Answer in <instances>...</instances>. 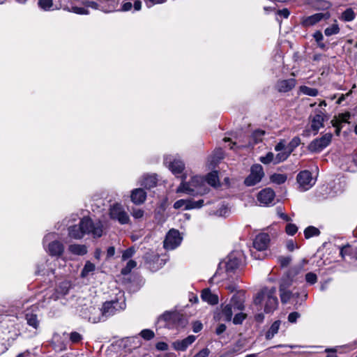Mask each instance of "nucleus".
Segmentation results:
<instances>
[{
    "mask_svg": "<svg viewBox=\"0 0 357 357\" xmlns=\"http://www.w3.org/2000/svg\"><path fill=\"white\" fill-rule=\"evenodd\" d=\"M71 10L75 13H77V14H81V15H84V14H88L89 11L85 9L84 8H79V7H77V6H73L72 7V9Z\"/></svg>",
    "mask_w": 357,
    "mask_h": 357,
    "instance_id": "obj_62",
    "label": "nucleus"
},
{
    "mask_svg": "<svg viewBox=\"0 0 357 357\" xmlns=\"http://www.w3.org/2000/svg\"><path fill=\"white\" fill-rule=\"evenodd\" d=\"M155 176H146L143 178L140 185L146 189H151L157 185Z\"/></svg>",
    "mask_w": 357,
    "mask_h": 357,
    "instance_id": "obj_24",
    "label": "nucleus"
},
{
    "mask_svg": "<svg viewBox=\"0 0 357 357\" xmlns=\"http://www.w3.org/2000/svg\"><path fill=\"white\" fill-rule=\"evenodd\" d=\"M139 335L145 340H151L155 337V333L150 329H144L140 332Z\"/></svg>",
    "mask_w": 357,
    "mask_h": 357,
    "instance_id": "obj_43",
    "label": "nucleus"
},
{
    "mask_svg": "<svg viewBox=\"0 0 357 357\" xmlns=\"http://www.w3.org/2000/svg\"><path fill=\"white\" fill-rule=\"evenodd\" d=\"M320 234V231L319 229L313 227L309 226L304 231V235L305 238H310L314 236H319Z\"/></svg>",
    "mask_w": 357,
    "mask_h": 357,
    "instance_id": "obj_34",
    "label": "nucleus"
},
{
    "mask_svg": "<svg viewBox=\"0 0 357 357\" xmlns=\"http://www.w3.org/2000/svg\"><path fill=\"white\" fill-rule=\"evenodd\" d=\"M135 252V248L133 247H130V248L126 249L123 252V255H122L123 260H126V259L132 257V255H134Z\"/></svg>",
    "mask_w": 357,
    "mask_h": 357,
    "instance_id": "obj_54",
    "label": "nucleus"
},
{
    "mask_svg": "<svg viewBox=\"0 0 357 357\" xmlns=\"http://www.w3.org/2000/svg\"><path fill=\"white\" fill-rule=\"evenodd\" d=\"M340 31V28L337 24H333L331 26L328 27L325 29L324 33L327 36L337 34Z\"/></svg>",
    "mask_w": 357,
    "mask_h": 357,
    "instance_id": "obj_45",
    "label": "nucleus"
},
{
    "mask_svg": "<svg viewBox=\"0 0 357 357\" xmlns=\"http://www.w3.org/2000/svg\"><path fill=\"white\" fill-rule=\"evenodd\" d=\"M297 279H293V278L289 277L287 274L284 275L280 280L279 291L287 289Z\"/></svg>",
    "mask_w": 357,
    "mask_h": 357,
    "instance_id": "obj_27",
    "label": "nucleus"
},
{
    "mask_svg": "<svg viewBox=\"0 0 357 357\" xmlns=\"http://www.w3.org/2000/svg\"><path fill=\"white\" fill-rule=\"evenodd\" d=\"M201 297L203 301L211 305H215L218 303V295L212 294L209 289H204L202 292Z\"/></svg>",
    "mask_w": 357,
    "mask_h": 357,
    "instance_id": "obj_20",
    "label": "nucleus"
},
{
    "mask_svg": "<svg viewBox=\"0 0 357 357\" xmlns=\"http://www.w3.org/2000/svg\"><path fill=\"white\" fill-rule=\"evenodd\" d=\"M187 205H188V199H179L174 204V208L176 209H178L182 207H184L185 208V206Z\"/></svg>",
    "mask_w": 357,
    "mask_h": 357,
    "instance_id": "obj_58",
    "label": "nucleus"
},
{
    "mask_svg": "<svg viewBox=\"0 0 357 357\" xmlns=\"http://www.w3.org/2000/svg\"><path fill=\"white\" fill-rule=\"evenodd\" d=\"M82 339V335L77 332H72L70 334V340L73 343H77Z\"/></svg>",
    "mask_w": 357,
    "mask_h": 357,
    "instance_id": "obj_56",
    "label": "nucleus"
},
{
    "mask_svg": "<svg viewBox=\"0 0 357 357\" xmlns=\"http://www.w3.org/2000/svg\"><path fill=\"white\" fill-rule=\"evenodd\" d=\"M296 180L297 182L299 183L300 186L302 187L304 190H307L314 184V183H312V174L308 170L301 171L297 175Z\"/></svg>",
    "mask_w": 357,
    "mask_h": 357,
    "instance_id": "obj_11",
    "label": "nucleus"
},
{
    "mask_svg": "<svg viewBox=\"0 0 357 357\" xmlns=\"http://www.w3.org/2000/svg\"><path fill=\"white\" fill-rule=\"evenodd\" d=\"M314 114L309 117L311 121V130L317 135L320 128L324 126V122L328 120V116L325 110L315 109Z\"/></svg>",
    "mask_w": 357,
    "mask_h": 357,
    "instance_id": "obj_5",
    "label": "nucleus"
},
{
    "mask_svg": "<svg viewBox=\"0 0 357 357\" xmlns=\"http://www.w3.org/2000/svg\"><path fill=\"white\" fill-rule=\"evenodd\" d=\"M206 180L207 183L213 187H217L220 185L218 171H212L211 172L208 173Z\"/></svg>",
    "mask_w": 357,
    "mask_h": 357,
    "instance_id": "obj_29",
    "label": "nucleus"
},
{
    "mask_svg": "<svg viewBox=\"0 0 357 357\" xmlns=\"http://www.w3.org/2000/svg\"><path fill=\"white\" fill-rule=\"evenodd\" d=\"M241 260L233 255L228 257V259L225 263H220L218 269L222 268V266L224 265L225 271L227 273H234V271L239 267Z\"/></svg>",
    "mask_w": 357,
    "mask_h": 357,
    "instance_id": "obj_13",
    "label": "nucleus"
},
{
    "mask_svg": "<svg viewBox=\"0 0 357 357\" xmlns=\"http://www.w3.org/2000/svg\"><path fill=\"white\" fill-rule=\"evenodd\" d=\"M331 17L329 12L319 13L312 15L303 17L301 20V24L305 27L313 26L320 22L322 20H328Z\"/></svg>",
    "mask_w": 357,
    "mask_h": 357,
    "instance_id": "obj_10",
    "label": "nucleus"
},
{
    "mask_svg": "<svg viewBox=\"0 0 357 357\" xmlns=\"http://www.w3.org/2000/svg\"><path fill=\"white\" fill-rule=\"evenodd\" d=\"M25 319L29 326L33 327L34 329H38L40 324V321L38 316L33 312H26L25 314Z\"/></svg>",
    "mask_w": 357,
    "mask_h": 357,
    "instance_id": "obj_23",
    "label": "nucleus"
},
{
    "mask_svg": "<svg viewBox=\"0 0 357 357\" xmlns=\"http://www.w3.org/2000/svg\"><path fill=\"white\" fill-rule=\"evenodd\" d=\"M210 354V350L208 348H204L196 354L193 357H208Z\"/></svg>",
    "mask_w": 357,
    "mask_h": 357,
    "instance_id": "obj_60",
    "label": "nucleus"
},
{
    "mask_svg": "<svg viewBox=\"0 0 357 357\" xmlns=\"http://www.w3.org/2000/svg\"><path fill=\"white\" fill-rule=\"evenodd\" d=\"M312 6L315 10H325L330 8L332 6V4L331 2L325 0H312Z\"/></svg>",
    "mask_w": 357,
    "mask_h": 357,
    "instance_id": "obj_26",
    "label": "nucleus"
},
{
    "mask_svg": "<svg viewBox=\"0 0 357 357\" xmlns=\"http://www.w3.org/2000/svg\"><path fill=\"white\" fill-rule=\"evenodd\" d=\"M204 179L201 176H193L189 182L183 181L178 187L176 192H185L190 195L204 194L206 192L204 188Z\"/></svg>",
    "mask_w": 357,
    "mask_h": 357,
    "instance_id": "obj_2",
    "label": "nucleus"
},
{
    "mask_svg": "<svg viewBox=\"0 0 357 357\" xmlns=\"http://www.w3.org/2000/svg\"><path fill=\"white\" fill-rule=\"evenodd\" d=\"M313 37L315 39L316 42L317 43L318 46L321 49H325L326 45L324 43H321V40L324 38L323 34L320 31H317L314 34Z\"/></svg>",
    "mask_w": 357,
    "mask_h": 357,
    "instance_id": "obj_46",
    "label": "nucleus"
},
{
    "mask_svg": "<svg viewBox=\"0 0 357 357\" xmlns=\"http://www.w3.org/2000/svg\"><path fill=\"white\" fill-rule=\"evenodd\" d=\"M331 124L333 127H335V134L337 135H339L342 129L340 122L337 120V118L336 116L334 117V119L331 121Z\"/></svg>",
    "mask_w": 357,
    "mask_h": 357,
    "instance_id": "obj_57",
    "label": "nucleus"
},
{
    "mask_svg": "<svg viewBox=\"0 0 357 357\" xmlns=\"http://www.w3.org/2000/svg\"><path fill=\"white\" fill-rule=\"evenodd\" d=\"M300 91L310 96H316L318 94V90L317 89L310 88L307 86H301L300 87Z\"/></svg>",
    "mask_w": 357,
    "mask_h": 357,
    "instance_id": "obj_37",
    "label": "nucleus"
},
{
    "mask_svg": "<svg viewBox=\"0 0 357 357\" xmlns=\"http://www.w3.org/2000/svg\"><path fill=\"white\" fill-rule=\"evenodd\" d=\"M39 6L43 10H49L53 5L52 0H38Z\"/></svg>",
    "mask_w": 357,
    "mask_h": 357,
    "instance_id": "obj_50",
    "label": "nucleus"
},
{
    "mask_svg": "<svg viewBox=\"0 0 357 357\" xmlns=\"http://www.w3.org/2000/svg\"><path fill=\"white\" fill-rule=\"evenodd\" d=\"M280 299L282 303H287L291 297H293V293L291 291H289L288 289L280 291Z\"/></svg>",
    "mask_w": 357,
    "mask_h": 357,
    "instance_id": "obj_41",
    "label": "nucleus"
},
{
    "mask_svg": "<svg viewBox=\"0 0 357 357\" xmlns=\"http://www.w3.org/2000/svg\"><path fill=\"white\" fill-rule=\"evenodd\" d=\"M301 144V139L298 137H294L287 145L289 153H291L294 150Z\"/></svg>",
    "mask_w": 357,
    "mask_h": 357,
    "instance_id": "obj_40",
    "label": "nucleus"
},
{
    "mask_svg": "<svg viewBox=\"0 0 357 357\" xmlns=\"http://www.w3.org/2000/svg\"><path fill=\"white\" fill-rule=\"evenodd\" d=\"M109 215L112 219L117 220L122 225L128 223L130 220L127 213L117 204L110 208Z\"/></svg>",
    "mask_w": 357,
    "mask_h": 357,
    "instance_id": "obj_9",
    "label": "nucleus"
},
{
    "mask_svg": "<svg viewBox=\"0 0 357 357\" xmlns=\"http://www.w3.org/2000/svg\"><path fill=\"white\" fill-rule=\"evenodd\" d=\"M290 154L291 153H289L288 151L286 152L278 153L276 155V156L275 157L274 163L277 164V163H279L280 162L285 160L286 159H287V158L289 156Z\"/></svg>",
    "mask_w": 357,
    "mask_h": 357,
    "instance_id": "obj_48",
    "label": "nucleus"
},
{
    "mask_svg": "<svg viewBox=\"0 0 357 357\" xmlns=\"http://www.w3.org/2000/svg\"><path fill=\"white\" fill-rule=\"evenodd\" d=\"M95 270V265L91 261H88L86 262L83 269L81 272V277L86 278L89 273L93 272Z\"/></svg>",
    "mask_w": 357,
    "mask_h": 357,
    "instance_id": "obj_35",
    "label": "nucleus"
},
{
    "mask_svg": "<svg viewBox=\"0 0 357 357\" xmlns=\"http://www.w3.org/2000/svg\"><path fill=\"white\" fill-rule=\"evenodd\" d=\"M349 117H350V113L349 112L340 114L339 116H338L337 120L340 122V124H341L343 122L344 123H347V119H349Z\"/></svg>",
    "mask_w": 357,
    "mask_h": 357,
    "instance_id": "obj_61",
    "label": "nucleus"
},
{
    "mask_svg": "<svg viewBox=\"0 0 357 357\" xmlns=\"http://www.w3.org/2000/svg\"><path fill=\"white\" fill-rule=\"evenodd\" d=\"M269 243V235L266 233H261L255 237L253 246L259 251L265 250L268 248Z\"/></svg>",
    "mask_w": 357,
    "mask_h": 357,
    "instance_id": "obj_12",
    "label": "nucleus"
},
{
    "mask_svg": "<svg viewBox=\"0 0 357 357\" xmlns=\"http://www.w3.org/2000/svg\"><path fill=\"white\" fill-rule=\"evenodd\" d=\"M245 294L244 291H239L234 294L229 302V304L238 310H243L245 308Z\"/></svg>",
    "mask_w": 357,
    "mask_h": 357,
    "instance_id": "obj_15",
    "label": "nucleus"
},
{
    "mask_svg": "<svg viewBox=\"0 0 357 357\" xmlns=\"http://www.w3.org/2000/svg\"><path fill=\"white\" fill-rule=\"evenodd\" d=\"M301 267L299 266H294L291 267L287 273L289 277L293 278V279H297L296 276L301 271Z\"/></svg>",
    "mask_w": 357,
    "mask_h": 357,
    "instance_id": "obj_53",
    "label": "nucleus"
},
{
    "mask_svg": "<svg viewBox=\"0 0 357 357\" xmlns=\"http://www.w3.org/2000/svg\"><path fill=\"white\" fill-rule=\"evenodd\" d=\"M84 234H91L94 238L100 237L102 234V226L100 222L94 223L89 217H84L79 222Z\"/></svg>",
    "mask_w": 357,
    "mask_h": 357,
    "instance_id": "obj_3",
    "label": "nucleus"
},
{
    "mask_svg": "<svg viewBox=\"0 0 357 357\" xmlns=\"http://www.w3.org/2000/svg\"><path fill=\"white\" fill-rule=\"evenodd\" d=\"M182 237L179 231L172 229L167 234L164 241V248L167 250H173L180 245Z\"/></svg>",
    "mask_w": 357,
    "mask_h": 357,
    "instance_id": "obj_7",
    "label": "nucleus"
},
{
    "mask_svg": "<svg viewBox=\"0 0 357 357\" xmlns=\"http://www.w3.org/2000/svg\"><path fill=\"white\" fill-rule=\"evenodd\" d=\"M275 196V192L270 188L261 190L257 195V199L262 204L268 205L271 203Z\"/></svg>",
    "mask_w": 357,
    "mask_h": 357,
    "instance_id": "obj_14",
    "label": "nucleus"
},
{
    "mask_svg": "<svg viewBox=\"0 0 357 357\" xmlns=\"http://www.w3.org/2000/svg\"><path fill=\"white\" fill-rule=\"evenodd\" d=\"M48 251L51 256L60 257L64 251V246L61 242L54 241L49 244Z\"/></svg>",
    "mask_w": 357,
    "mask_h": 357,
    "instance_id": "obj_19",
    "label": "nucleus"
},
{
    "mask_svg": "<svg viewBox=\"0 0 357 357\" xmlns=\"http://www.w3.org/2000/svg\"><path fill=\"white\" fill-rule=\"evenodd\" d=\"M117 303V302L114 301H107L105 302L101 308L102 315L105 317H108L114 314L116 309L114 307V304Z\"/></svg>",
    "mask_w": 357,
    "mask_h": 357,
    "instance_id": "obj_21",
    "label": "nucleus"
},
{
    "mask_svg": "<svg viewBox=\"0 0 357 357\" xmlns=\"http://www.w3.org/2000/svg\"><path fill=\"white\" fill-rule=\"evenodd\" d=\"M277 14L280 16H282L284 18H288L290 15V12L287 8H283L282 10H278L277 11Z\"/></svg>",
    "mask_w": 357,
    "mask_h": 357,
    "instance_id": "obj_64",
    "label": "nucleus"
},
{
    "mask_svg": "<svg viewBox=\"0 0 357 357\" xmlns=\"http://www.w3.org/2000/svg\"><path fill=\"white\" fill-rule=\"evenodd\" d=\"M264 176L263 167L259 164L252 166L250 174L245 178L244 184L247 186H252L261 181Z\"/></svg>",
    "mask_w": 357,
    "mask_h": 357,
    "instance_id": "obj_6",
    "label": "nucleus"
},
{
    "mask_svg": "<svg viewBox=\"0 0 357 357\" xmlns=\"http://www.w3.org/2000/svg\"><path fill=\"white\" fill-rule=\"evenodd\" d=\"M223 158H224V154H223L222 149H218L215 150V151L213 155L211 163L217 164L220 160L223 159Z\"/></svg>",
    "mask_w": 357,
    "mask_h": 357,
    "instance_id": "obj_47",
    "label": "nucleus"
},
{
    "mask_svg": "<svg viewBox=\"0 0 357 357\" xmlns=\"http://www.w3.org/2000/svg\"><path fill=\"white\" fill-rule=\"evenodd\" d=\"M276 288L272 287L268 289L267 287L263 288L255 297L253 303L256 306L261 307L262 301H266L264 306V312L269 313L275 310L278 305V300L275 296ZM259 307L257 310H260Z\"/></svg>",
    "mask_w": 357,
    "mask_h": 357,
    "instance_id": "obj_1",
    "label": "nucleus"
},
{
    "mask_svg": "<svg viewBox=\"0 0 357 357\" xmlns=\"http://www.w3.org/2000/svg\"><path fill=\"white\" fill-rule=\"evenodd\" d=\"M159 320H163L169 324H176L177 326H184L186 320L183 314L176 311H166L160 316Z\"/></svg>",
    "mask_w": 357,
    "mask_h": 357,
    "instance_id": "obj_8",
    "label": "nucleus"
},
{
    "mask_svg": "<svg viewBox=\"0 0 357 357\" xmlns=\"http://www.w3.org/2000/svg\"><path fill=\"white\" fill-rule=\"evenodd\" d=\"M204 200L199 199L198 201H192L190 199H188V205L185 206V209H192V208H198L203 206Z\"/></svg>",
    "mask_w": 357,
    "mask_h": 357,
    "instance_id": "obj_44",
    "label": "nucleus"
},
{
    "mask_svg": "<svg viewBox=\"0 0 357 357\" xmlns=\"http://www.w3.org/2000/svg\"><path fill=\"white\" fill-rule=\"evenodd\" d=\"M246 314H244L243 312L238 313L234 316L233 319V323L234 324H241L243 320L246 319Z\"/></svg>",
    "mask_w": 357,
    "mask_h": 357,
    "instance_id": "obj_51",
    "label": "nucleus"
},
{
    "mask_svg": "<svg viewBox=\"0 0 357 357\" xmlns=\"http://www.w3.org/2000/svg\"><path fill=\"white\" fill-rule=\"evenodd\" d=\"M305 280L308 283L313 284L317 282V276L315 273L310 272L305 275Z\"/></svg>",
    "mask_w": 357,
    "mask_h": 357,
    "instance_id": "obj_55",
    "label": "nucleus"
},
{
    "mask_svg": "<svg viewBox=\"0 0 357 357\" xmlns=\"http://www.w3.org/2000/svg\"><path fill=\"white\" fill-rule=\"evenodd\" d=\"M292 258L291 256L284 257L280 256L278 258V263L282 268L287 267L291 262Z\"/></svg>",
    "mask_w": 357,
    "mask_h": 357,
    "instance_id": "obj_42",
    "label": "nucleus"
},
{
    "mask_svg": "<svg viewBox=\"0 0 357 357\" xmlns=\"http://www.w3.org/2000/svg\"><path fill=\"white\" fill-rule=\"evenodd\" d=\"M222 313L225 317V320L227 321H230L232 318L233 312H232V306L229 303L225 306L222 305Z\"/></svg>",
    "mask_w": 357,
    "mask_h": 357,
    "instance_id": "obj_32",
    "label": "nucleus"
},
{
    "mask_svg": "<svg viewBox=\"0 0 357 357\" xmlns=\"http://www.w3.org/2000/svg\"><path fill=\"white\" fill-rule=\"evenodd\" d=\"M281 321L277 320L273 323L269 330L266 333V338L271 340L278 332Z\"/></svg>",
    "mask_w": 357,
    "mask_h": 357,
    "instance_id": "obj_31",
    "label": "nucleus"
},
{
    "mask_svg": "<svg viewBox=\"0 0 357 357\" xmlns=\"http://www.w3.org/2000/svg\"><path fill=\"white\" fill-rule=\"evenodd\" d=\"M68 230L69 236L75 239H80L84 235L79 224L69 227Z\"/></svg>",
    "mask_w": 357,
    "mask_h": 357,
    "instance_id": "obj_22",
    "label": "nucleus"
},
{
    "mask_svg": "<svg viewBox=\"0 0 357 357\" xmlns=\"http://www.w3.org/2000/svg\"><path fill=\"white\" fill-rule=\"evenodd\" d=\"M155 348L159 351H166L168 349V344L165 342H159L156 344Z\"/></svg>",
    "mask_w": 357,
    "mask_h": 357,
    "instance_id": "obj_63",
    "label": "nucleus"
},
{
    "mask_svg": "<svg viewBox=\"0 0 357 357\" xmlns=\"http://www.w3.org/2000/svg\"><path fill=\"white\" fill-rule=\"evenodd\" d=\"M271 181L277 184H282L287 180V176L281 174H273L271 176Z\"/></svg>",
    "mask_w": 357,
    "mask_h": 357,
    "instance_id": "obj_36",
    "label": "nucleus"
},
{
    "mask_svg": "<svg viewBox=\"0 0 357 357\" xmlns=\"http://www.w3.org/2000/svg\"><path fill=\"white\" fill-rule=\"evenodd\" d=\"M68 250L77 255H84L87 253V248L84 245L73 244L69 245Z\"/></svg>",
    "mask_w": 357,
    "mask_h": 357,
    "instance_id": "obj_25",
    "label": "nucleus"
},
{
    "mask_svg": "<svg viewBox=\"0 0 357 357\" xmlns=\"http://www.w3.org/2000/svg\"><path fill=\"white\" fill-rule=\"evenodd\" d=\"M333 135L331 132L326 133L320 138L314 139L307 146V149L312 153H318L328 146L331 142Z\"/></svg>",
    "mask_w": 357,
    "mask_h": 357,
    "instance_id": "obj_4",
    "label": "nucleus"
},
{
    "mask_svg": "<svg viewBox=\"0 0 357 357\" xmlns=\"http://www.w3.org/2000/svg\"><path fill=\"white\" fill-rule=\"evenodd\" d=\"M296 79L293 78L278 80L275 87L279 92L285 93L294 89L296 86Z\"/></svg>",
    "mask_w": 357,
    "mask_h": 357,
    "instance_id": "obj_16",
    "label": "nucleus"
},
{
    "mask_svg": "<svg viewBox=\"0 0 357 357\" xmlns=\"http://www.w3.org/2000/svg\"><path fill=\"white\" fill-rule=\"evenodd\" d=\"M285 231L287 234L293 236L297 232L298 227L294 224L289 223L286 226Z\"/></svg>",
    "mask_w": 357,
    "mask_h": 357,
    "instance_id": "obj_52",
    "label": "nucleus"
},
{
    "mask_svg": "<svg viewBox=\"0 0 357 357\" xmlns=\"http://www.w3.org/2000/svg\"><path fill=\"white\" fill-rule=\"evenodd\" d=\"M265 135V131L262 130H257L251 135L252 139L255 144H257L262 141V137Z\"/></svg>",
    "mask_w": 357,
    "mask_h": 357,
    "instance_id": "obj_39",
    "label": "nucleus"
},
{
    "mask_svg": "<svg viewBox=\"0 0 357 357\" xmlns=\"http://www.w3.org/2000/svg\"><path fill=\"white\" fill-rule=\"evenodd\" d=\"M184 164L180 160H174L169 165V167L174 174H180L184 169Z\"/></svg>",
    "mask_w": 357,
    "mask_h": 357,
    "instance_id": "obj_30",
    "label": "nucleus"
},
{
    "mask_svg": "<svg viewBox=\"0 0 357 357\" xmlns=\"http://www.w3.org/2000/svg\"><path fill=\"white\" fill-rule=\"evenodd\" d=\"M259 160L265 165L269 164L275 160L274 154L272 152H268L265 156L261 157Z\"/></svg>",
    "mask_w": 357,
    "mask_h": 357,
    "instance_id": "obj_49",
    "label": "nucleus"
},
{
    "mask_svg": "<svg viewBox=\"0 0 357 357\" xmlns=\"http://www.w3.org/2000/svg\"><path fill=\"white\" fill-rule=\"evenodd\" d=\"M356 17V14L351 8H347L341 15V20L345 22L352 21Z\"/></svg>",
    "mask_w": 357,
    "mask_h": 357,
    "instance_id": "obj_33",
    "label": "nucleus"
},
{
    "mask_svg": "<svg viewBox=\"0 0 357 357\" xmlns=\"http://www.w3.org/2000/svg\"><path fill=\"white\" fill-rule=\"evenodd\" d=\"M245 340H238L233 345H231L229 350V354H234L236 353L241 352L243 347H245Z\"/></svg>",
    "mask_w": 357,
    "mask_h": 357,
    "instance_id": "obj_28",
    "label": "nucleus"
},
{
    "mask_svg": "<svg viewBox=\"0 0 357 357\" xmlns=\"http://www.w3.org/2000/svg\"><path fill=\"white\" fill-rule=\"evenodd\" d=\"M301 314L297 312H291L288 316V321L291 323H295Z\"/></svg>",
    "mask_w": 357,
    "mask_h": 357,
    "instance_id": "obj_59",
    "label": "nucleus"
},
{
    "mask_svg": "<svg viewBox=\"0 0 357 357\" xmlns=\"http://www.w3.org/2000/svg\"><path fill=\"white\" fill-rule=\"evenodd\" d=\"M131 201L139 205L143 204L146 198V192L143 188H136L131 192L130 195Z\"/></svg>",
    "mask_w": 357,
    "mask_h": 357,
    "instance_id": "obj_18",
    "label": "nucleus"
},
{
    "mask_svg": "<svg viewBox=\"0 0 357 357\" xmlns=\"http://www.w3.org/2000/svg\"><path fill=\"white\" fill-rule=\"evenodd\" d=\"M137 266V263L134 260H130L128 261L126 266L123 268L121 271V273L123 275L129 274L132 269Z\"/></svg>",
    "mask_w": 357,
    "mask_h": 357,
    "instance_id": "obj_38",
    "label": "nucleus"
},
{
    "mask_svg": "<svg viewBox=\"0 0 357 357\" xmlns=\"http://www.w3.org/2000/svg\"><path fill=\"white\" fill-rule=\"evenodd\" d=\"M196 337L194 335H189L182 340H176L172 343L173 348L176 351H185L189 345L192 344Z\"/></svg>",
    "mask_w": 357,
    "mask_h": 357,
    "instance_id": "obj_17",
    "label": "nucleus"
}]
</instances>
